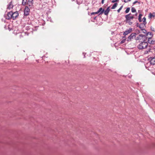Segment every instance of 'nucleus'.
Segmentation results:
<instances>
[{
    "instance_id": "obj_19",
    "label": "nucleus",
    "mask_w": 155,
    "mask_h": 155,
    "mask_svg": "<svg viewBox=\"0 0 155 155\" xmlns=\"http://www.w3.org/2000/svg\"><path fill=\"white\" fill-rule=\"evenodd\" d=\"M27 3L29 4L31 3L32 4L33 3V0H27Z\"/></svg>"
},
{
    "instance_id": "obj_17",
    "label": "nucleus",
    "mask_w": 155,
    "mask_h": 155,
    "mask_svg": "<svg viewBox=\"0 0 155 155\" xmlns=\"http://www.w3.org/2000/svg\"><path fill=\"white\" fill-rule=\"evenodd\" d=\"M142 16V15L141 14H140L139 15L138 20L140 22H141L142 21V20H141V16Z\"/></svg>"
},
{
    "instance_id": "obj_22",
    "label": "nucleus",
    "mask_w": 155,
    "mask_h": 155,
    "mask_svg": "<svg viewBox=\"0 0 155 155\" xmlns=\"http://www.w3.org/2000/svg\"><path fill=\"white\" fill-rule=\"evenodd\" d=\"M142 20L143 21V23H144L145 24H147V22L146 21V18L145 17H143V18Z\"/></svg>"
},
{
    "instance_id": "obj_27",
    "label": "nucleus",
    "mask_w": 155,
    "mask_h": 155,
    "mask_svg": "<svg viewBox=\"0 0 155 155\" xmlns=\"http://www.w3.org/2000/svg\"><path fill=\"white\" fill-rule=\"evenodd\" d=\"M138 2L137 1H136L134 2H133V4H134L137 3Z\"/></svg>"
},
{
    "instance_id": "obj_1",
    "label": "nucleus",
    "mask_w": 155,
    "mask_h": 155,
    "mask_svg": "<svg viewBox=\"0 0 155 155\" xmlns=\"http://www.w3.org/2000/svg\"><path fill=\"white\" fill-rule=\"evenodd\" d=\"M110 11V7H108L104 11L102 8H100L99 10L96 12H92L91 13V15H94L95 14H98V15L102 14L104 12V14L106 15H107Z\"/></svg>"
},
{
    "instance_id": "obj_5",
    "label": "nucleus",
    "mask_w": 155,
    "mask_h": 155,
    "mask_svg": "<svg viewBox=\"0 0 155 155\" xmlns=\"http://www.w3.org/2000/svg\"><path fill=\"white\" fill-rule=\"evenodd\" d=\"M145 38L146 36L145 35L142 34H140L137 37H136L135 38V39L136 40H140L142 39H143L144 41V39H145Z\"/></svg>"
},
{
    "instance_id": "obj_29",
    "label": "nucleus",
    "mask_w": 155,
    "mask_h": 155,
    "mask_svg": "<svg viewBox=\"0 0 155 155\" xmlns=\"http://www.w3.org/2000/svg\"><path fill=\"white\" fill-rule=\"evenodd\" d=\"M83 54L84 55V58H85V55L86 54V53H83Z\"/></svg>"
},
{
    "instance_id": "obj_37",
    "label": "nucleus",
    "mask_w": 155,
    "mask_h": 155,
    "mask_svg": "<svg viewBox=\"0 0 155 155\" xmlns=\"http://www.w3.org/2000/svg\"><path fill=\"white\" fill-rule=\"evenodd\" d=\"M143 32H144V33H145V31H143Z\"/></svg>"
},
{
    "instance_id": "obj_21",
    "label": "nucleus",
    "mask_w": 155,
    "mask_h": 155,
    "mask_svg": "<svg viewBox=\"0 0 155 155\" xmlns=\"http://www.w3.org/2000/svg\"><path fill=\"white\" fill-rule=\"evenodd\" d=\"M130 10V8L128 7L126 9V10L125 11V12L126 13H128V12H129Z\"/></svg>"
},
{
    "instance_id": "obj_33",
    "label": "nucleus",
    "mask_w": 155,
    "mask_h": 155,
    "mask_svg": "<svg viewBox=\"0 0 155 155\" xmlns=\"http://www.w3.org/2000/svg\"><path fill=\"white\" fill-rule=\"evenodd\" d=\"M138 25H139V24H138V23H137V27H139V26H138Z\"/></svg>"
},
{
    "instance_id": "obj_4",
    "label": "nucleus",
    "mask_w": 155,
    "mask_h": 155,
    "mask_svg": "<svg viewBox=\"0 0 155 155\" xmlns=\"http://www.w3.org/2000/svg\"><path fill=\"white\" fill-rule=\"evenodd\" d=\"M137 34L135 33H131L130 35L128 37L127 41H131L134 38L136 37Z\"/></svg>"
},
{
    "instance_id": "obj_11",
    "label": "nucleus",
    "mask_w": 155,
    "mask_h": 155,
    "mask_svg": "<svg viewBox=\"0 0 155 155\" xmlns=\"http://www.w3.org/2000/svg\"><path fill=\"white\" fill-rule=\"evenodd\" d=\"M151 38H148V37H147L146 36V38H145L146 39L147 38L148 39L147 42L149 43L150 44H153L154 43V41H153V40H151Z\"/></svg>"
},
{
    "instance_id": "obj_18",
    "label": "nucleus",
    "mask_w": 155,
    "mask_h": 155,
    "mask_svg": "<svg viewBox=\"0 0 155 155\" xmlns=\"http://www.w3.org/2000/svg\"><path fill=\"white\" fill-rule=\"evenodd\" d=\"M117 3H114L111 7V8L112 9H115L117 7Z\"/></svg>"
},
{
    "instance_id": "obj_6",
    "label": "nucleus",
    "mask_w": 155,
    "mask_h": 155,
    "mask_svg": "<svg viewBox=\"0 0 155 155\" xmlns=\"http://www.w3.org/2000/svg\"><path fill=\"white\" fill-rule=\"evenodd\" d=\"M12 12H10L7 13V15L5 16V17L7 19H10L12 18Z\"/></svg>"
},
{
    "instance_id": "obj_14",
    "label": "nucleus",
    "mask_w": 155,
    "mask_h": 155,
    "mask_svg": "<svg viewBox=\"0 0 155 155\" xmlns=\"http://www.w3.org/2000/svg\"><path fill=\"white\" fill-rule=\"evenodd\" d=\"M13 6V5L12 4V2H11L9 3V4L8 5L7 8L9 9H10L12 8Z\"/></svg>"
},
{
    "instance_id": "obj_30",
    "label": "nucleus",
    "mask_w": 155,
    "mask_h": 155,
    "mask_svg": "<svg viewBox=\"0 0 155 155\" xmlns=\"http://www.w3.org/2000/svg\"><path fill=\"white\" fill-rule=\"evenodd\" d=\"M105 0H102V1H101V3L102 4H103L104 3V1Z\"/></svg>"
},
{
    "instance_id": "obj_36",
    "label": "nucleus",
    "mask_w": 155,
    "mask_h": 155,
    "mask_svg": "<svg viewBox=\"0 0 155 155\" xmlns=\"http://www.w3.org/2000/svg\"><path fill=\"white\" fill-rule=\"evenodd\" d=\"M137 3H138V4H140V2H137Z\"/></svg>"
},
{
    "instance_id": "obj_26",
    "label": "nucleus",
    "mask_w": 155,
    "mask_h": 155,
    "mask_svg": "<svg viewBox=\"0 0 155 155\" xmlns=\"http://www.w3.org/2000/svg\"><path fill=\"white\" fill-rule=\"evenodd\" d=\"M119 0H113L112 2V3H114L116 2H117L119 1Z\"/></svg>"
},
{
    "instance_id": "obj_16",
    "label": "nucleus",
    "mask_w": 155,
    "mask_h": 155,
    "mask_svg": "<svg viewBox=\"0 0 155 155\" xmlns=\"http://www.w3.org/2000/svg\"><path fill=\"white\" fill-rule=\"evenodd\" d=\"M27 0H22V5H25L27 3Z\"/></svg>"
},
{
    "instance_id": "obj_12",
    "label": "nucleus",
    "mask_w": 155,
    "mask_h": 155,
    "mask_svg": "<svg viewBox=\"0 0 155 155\" xmlns=\"http://www.w3.org/2000/svg\"><path fill=\"white\" fill-rule=\"evenodd\" d=\"M125 17L126 18V21L130 20L131 19H132L134 18L133 15L131 16H128V15H126Z\"/></svg>"
},
{
    "instance_id": "obj_38",
    "label": "nucleus",
    "mask_w": 155,
    "mask_h": 155,
    "mask_svg": "<svg viewBox=\"0 0 155 155\" xmlns=\"http://www.w3.org/2000/svg\"><path fill=\"white\" fill-rule=\"evenodd\" d=\"M143 32H144V33H145V31H143Z\"/></svg>"
},
{
    "instance_id": "obj_25",
    "label": "nucleus",
    "mask_w": 155,
    "mask_h": 155,
    "mask_svg": "<svg viewBox=\"0 0 155 155\" xmlns=\"http://www.w3.org/2000/svg\"><path fill=\"white\" fill-rule=\"evenodd\" d=\"M131 0H124V2L126 3L127 2H128L130 1Z\"/></svg>"
},
{
    "instance_id": "obj_3",
    "label": "nucleus",
    "mask_w": 155,
    "mask_h": 155,
    "mask_svg": "<svg viewBox=\"0 0 155 155\" xmlns=\"http://www.w3.org/2000/svg\"><path fill=\"white\" fill-rule=\"evenodd\" d=\"M149 62L147 63L145 65V67L147 68L149 67V66H150L152 65L155 64V57H150L149 58Z\"/></svg>"
},
{
    "instance_id": "obj_8",
    "label": "nucleus",
    "mask_w": 155,
    "mask_h": 155,
    "mask_svg": "<svg viewBox=\"0 0 155 155\" xmlns=\"http://www.w3.org/2000/svg\"><path fill=\"white\" fill-rule=\"evenodd\" d=\"M12 19L13 20L15 19L18 16V12H12Z\"/></svg>"
},
{
    "instance_id": "obj_24",
    "label": "nucleus",
    "mask_w": 155,
    "mask_h": 155,
    "mask_svg": "<svg viewBox=\"0 0 155 155\" xmlns=\"http://www.w3.org/2000/svg\"><path fill=\"white\" fill-rule=\"evenodd\" d=\"M123 7V6H121L120 8L117 10V11L118 13L120 12V11L121 10L122 8Z\"/></svg>"
},
{
    "instance_id": "obj_7",
    "label": "nucleus",
    "mask_w": 155,
    "mask_h": 155,
    "mask_svg": "<svg viewBox=\"0 0 155 155\" xmlns=\"http://www.w3.org/2000/svg\"><path fill=\"white\" fill-rule=\"evenodd\" d=\"M30 12V9L27 7H25L24 10V15L25 16H27L29 15Z\"/></svg>"
},
{
    "instance_id": "obj_32",
    "label": "nucleus",
    "mask_w": 155,
    "mask_h": 155,
    "mask_svg": "<svg viewBox=\"0 0 155 155\" xmlns=\"http://www.w3.org/2000/svg\"><path fill=\"white\" fill-rule=\"evenodd\" d=\"M151 30L153 31H154V28H153V29H152L151 28Z\"/></svg>"
},
{
    "instance_id": "obj_2",
    "label": "nucleus",
    "mask_w": 155,
    "mask_h": 155,
    "mask_svg": "<svg viewBox=\"0 0 155 155\" xmlns=\"http://www.w3.org/2000/svg\"><path fill=\"white\" fill-rule=\"evenodd\" d=\"M146 40L144 39V41L142 42L137 46V48L140 49H142L146 48L147 46L148 45V43L145 41Z\"/></svg>"
},
{
    "instance_id": "obj_23",
    "label": "nucleus",
    "mask_w": 155,
    "mask_h": 155,
    "mask_svg": "<svg viewBox=\"0 0 155 155\" xmlns=\"http://www.w3.org/2000/svg\"><path fill=\"white\" fill-rule=\"evenodd\" d=\"M131 11L132 12H136V10L134 7H132L131 8Z\"/></svg>"
},
{
    "instance_id": "obj_28",
    "label": "nucleus",
    "mask_w": 155,
    "mask_h": 155,
    "mask_svg": "<svg viewBox=\"0 0 155 155\" xmlns=\"http://www.w3.org/2000/svg\"><path fill=\"white\" fill-rule=\"evenodd\" d=\"M124 42V40H123L122 41H121L120 43L122 44Z\"/></svg>"
},
{
    "instance_id": "obj_9",
    "label": "nucleus",
    "mask_w": 155,
    "mask_h": 155,
    "mask_svg": "<svg viewBox=\"0 0 155 155\" xmlns=\"http://www.w3.org/2000/svg\"><path fill=\"white\" fill-rule=\"evenodd\" d=\"M132 28H130L128 30L125 31L123 33V35H126L129 34L132 31Z\"/></svg>"
},
{
    "instance_id": "obj_34",
    "label": "nucleus",
    "mask_w": 155,
    "mask_h": 155,
    "mask_svg": "<svg viewBox=\"0 0 155 155\" xmlns=\"http://www.w3.org/2000/svg\"><path fill=\"white\" fill-rule=\"evenodd\" d=\"M137 13L135 15V16H137Z\"/></svg>"
},
{
    "instance_id": "obj_15",
    "label": "nucleus",
    "mask_w": 155,
    "mask_h": 155,
    "mask_svg": "<svg viewBox=\"0 0 155 155\" xmlns=\"http://www.w3.org/2000/svg\"><path fill=\"white\" fill-rule=\"evenodd\" d=\"M149 35H150V36L149 37H148V38H152V37H153V35L152 34V33L151 32H148L147 35H146V36L147 37H148V36Z\"/></svg>"
},
{
    "instance_id": "obj_10",
    "label": "nucleus",
    "mask_w": 155,
    "mask_h": 155,
    "mask_svg": "<svg viewBox=\"0 0 155 155\" xmlns=\"http://www.w3.org/2000/svg\"><path fill=\"white\" fill-rule=\"evenodd\" d=\"M146 24H145L144 23H142L140 24L139 25V27L142 30H144V31H146V30L144 29V28L145 27V25Z\"/></svg>"
},
{
    "instance_id": "obj_35",
    "label": "nucleus",
    "mask_w": 155,
    "mask_h": 155,
    "mask_svg": "<svg viewBox=\"0 0 155 155\" xmlns=\"http://www.w3.org/2000/svg\"><path fill=\"white\" fill-rule=\"evenodd\" d=\"M96 18H97V17H94V19H95V20L96 19Z\"/></svg>"
},
{
    "instance_id": "obj_20",
    "label": "nucleus",
    "mask_w": 155,
    "mask_h": 155,
    "mask_svg": "<svg viewBox=\"0 0 155 155\" xmlns=\"http://www.w3.org/2000/svg\"><path fill=\"white\" fill-rule=\"evenodd\" d=\"M126 22L128 23L129 25H131L133 24V22L131 21L130 20L129 21L126 20Z\"/></svg>"
},
{
    "instance_id": "obj_13",
    "label": "nucleus",
    "mask_w": 155,
    "mask_h": 155,
    "mask_svg": "<svg viewBox=\"0 0 155 155\" xmlns=\"http://www.w3.org/2000/svg\"><path fill=\"white\" fill-rule=\"evenodd\" d=\"M149 18H154L155 17V13L153 12V13H150L148 15Z\"/></svg>"
},
{
    "instance_id": "obj_31",
    "label": "nucleus",
    "mask_w": 155,
    "mask_h": 155,
    "mask_svg": "<svg viewBox=\"0 0 155 155\" xmlns=\"http://www.w3.org/2000/svg\"><path fill=\"white\" fill-rule=\"evenodd\" d=\"M127 15H128V16H130V15H131V16H132L133 15H131V13H130L129 14Z\"/></svg>"
}]
</instances>
